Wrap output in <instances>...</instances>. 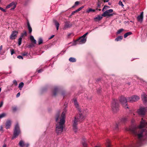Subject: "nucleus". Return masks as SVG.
Returning <instances> with one entry per match:
<instances>
[{
  "label": "nucleus",
  "instance_id": "nucleus-1",
  "mask_svg": "<svg viewBox=\"0 0 147 147\" xmlns=\"http://www.w3.org/2000/svg\"><path fill=\"white\" fill-rule=\"evenodd\" d=\"M147 125V122L142 119L140 125L136 128H130L127 130L133 133L140 145L147 137V129L144 128Z\"/></svg>",
  "mask_w": 147,
  "mask_h": 147
},
{
  "label": "nucleus",
  "instance_id": "nucleus-2",
  "mask_svg": "<svg viewBox=\"0 0 147 147\" xmlns=\"http://www.w3.org/2000/svg\"><path fill=\"white\" fill-rule=\"evenodd\" d=\"M74 105L77 108L80 113L79 115H78L74 118L73 120V128L74 131L76 132L77 131V125L79 122H80L83 121L84 119V117L81 113V111L79 108V106L78 102L77 101L76 99H74Z\"/></svg>",
  "mask_w": 147,
  "mask_h": 147
},
{
  "label": "nucleus",
  "instance_id": "nucleus-3",
  "mask_svg": "<svg viewBox=\"0 0 147 147\" xmlns=\"http://www.w3.org/2000/svg\"><path fill=\"white\" fill-rule=\"evenodd\" d=\"M66 110L65 109L64 111L63 112L61 117L59 118V115L57 114L56 116V121L57 122L59 119H60V122L57 123L56 125V130L58 134H60L61 133L63 130V125L65 122V115L66 112Z\"/></svg>",
  "mask_w": 147,
  "mask_h": 147
},
{
  "label": "nucleus",
  "instance_id": "nucleus-4",
  "mask_svg": "<svg viewBox=\"0 0 147 147\" xmlns=\"http://www.w3.org/2000/svg\"><path fill=\"white\" fill-rule=\"evenodd\" d=\"M111 109L114 113H116L119 110V106L117 99H113L111 105Z\"/></svg>",
  "mask_w": 147,
  "mask_h": 147
},
{
  "label": "nucleus",
  "instance_id": "nucleus-5",
  "mask_svg": "<svg viewBox=\"0 0 147 147\" xmlns=\"http://www.w3.org/2000/svg\"><path fill=\"white\" fill-rule=\"evenodd\" d=\"M127 98L125 97L122 96L120 97L119 100L124 107H125V108L128 109V106L127 105Z\"/></svg>",
  "mask_w": 147,
  "mask_h": 147
},
{
  "label": "nucleus",
  "instance_id": "nucleus-6",
  "mask_svg": "<svg viewBox=\"0 0 147 147\" xmlns=\"http://www.w3.org/2000/svg\"><path fill=\"white\" fill-rule=\"evenodd\" d=\"M20 133V130L19 126L18 123H17L15 125L13 135L12 138V139H13L16 138Z\"/></svg>",
  "mask_w": 147,
  "mask_h": 147
},
{
  "label": "nucleus",
  "instance_id": "nucleus-7",
  "mask_svg": "<svg viewBox=\"0 0 147 147\" xmlns=\"http://www.w3.org/2000/svg\"><path fill=\"white\" fill-rule=\"evenodd\" d=\"M128 102H133L138 101L140 99L139 96L137 95H133L131 97H128Z\"/></svg>",
  "mask_w": 147,
  "mask_h": 147
},
{
  "label": "nucleus",
  "instance_id": "nucleus-8",
  "mask_svg": "<svg viewBox=\"0 0 147 147\" xmlns=\"http://www.w3.org/2000/svg\"><path fill=\"white\" fill-rule=\"evenodd\" d=\"M86 38H84L81 36L76 41L75 44H82L86 42Z\"/></svg>",
  "mask_w": 147,
  "mask_h": 147
},
{
  "label": "nucleus",
  "instance_id": "nucleus-9",
  "mask_svg": "<svg viewBox=\"0 0 147 147\" xmlns=\"http://www.w3.org/2000/svg\"><path fill=\"white\" fill-rule=\"evenodd\" d=\"M113 12V10H107L105 11L102 14V16L103 17H108L112 16L113 13H111Z\"/></svg>",
  "mask_w": 147,
  "mask_h": 147
},
{
  "label": "nucleus",
  "instance_id": "nucleus-10",
  "mask_svg": "<svg viewBox=\"0 0 147 147\" xmlns=\"http://www.w3.org/2000/svg\"><path fill=\"white\" fill-rule=\"evenodd\" d=\"M30 39L32 42V43L29 45V47H34L35 46L34 45L36 43V40L34 39L33 36L32 35L30 36Z\"/></svg>",
  "mask_w": 147,
  "mask_h": 147
},
{
  "label": "nucleus",
  "instance_id": "nucleus-11",
  "mask_svg": "<svg viewBox=\"0 0 147 147\" xmlns=\"http://www.w3.org/2000/svg\"><path fill=\"white\" fill-rule=\"evenodd\" d=\"M147 109L146 107H142L138 109V114L140 115H144L145 114L146 111Z\"/></svg>",
  "mask_w": 147,
  "mask_h": 147
},
{
  "label": "nucleus",
  "instance_id": "nucleus-12",
  "mask_svg": "<svg viewBox=\"0 0 147 147\" xmlns=\"http://www.w3.org/2000/svg\"><path fill=\"white\" fill-rule=\"evenodd\" d=\"M18 32L17 31H13L10 36V38L11 40L15 39L17 36Z\"/></svg>",
  "mask_w": 147,
  "mask_h": 147
},
{
  "label": "nucleus",
  "instance_id": "nucleus-13",
  "mask_svg": "<svg viewBox=\"0 0 147 147\" xmlns=\"http://www.w3.org/2000/svg\"><path fill=\"white\" fill-rule=\"evenodd\" d=\"M16 4L14 2H13L11 3L8 5L6 7V8L8 9L9 8L11 7H12L11 9H14L16 7Z\"/></svg>",
  "mask_w": 147,
  "mask_h": 147
},
{
  "label": "nucleus",
  "instance_id": "nucleus-14",
  "mask_svg": "<svg viewBox=\"0 0 147 147\" xmlns=\"http://www.w3.org/2000/svg\"><path fill=\"white\" fill-rule=\"evenodd\" d=\"M72 26V24L69 22H66L65 23V24L63 28L64 30H66L67 28H69L71 27Z\"/></svg>",
  "mask_w": 147,
  "mask_h": 147
},
{
  "label": "nucleus",
  "instance_id": "nucleus-15",
  "mask_svg": "<svg viewBox=\"0 0 147 147\" xmlns=\"http://www.w3.org/2000/svg\"><path fill=\"white\" fill-rule=\"evenodd\" d=\"M137 18L139 22H142L143 18V12H141L140 14L138 16Z\"/></svg>",
  "mask_w": 147,
  "mask_h": 147
},
{
  "label": "nucleus",
  "instance_id": "nucleus-16",
  "mask_svg": "<svg viewBox=\"0 0 147 147\" xmlns=\"http://www.w3.org/2000/svg\"><path fill=\"white\" fill-rule=\"evenodd\" d=\"M11 124V121L10 120H7L5 123V127L7 129L10 128Z\"/></svg>",
  "mask_w": 147,
  "mask_h": 147
},
{
  "label": "nucleus",
  "instance_id": "nucleus-17",
  "mask_svg": "<svg viewBox=\"0 0 147 147\" xmlns=\"http://www.w3.org/2000/svg\"><path fill=\"white\" fill-rule=\"evenodd\" d=\"M142 97L143 101L144 102H146L147 101V95L146 94L144 93L142 95Z\"/></svg>",
  "mask_w": 147,
  "mask_h": 147
},
{
  "label": "nucleus",
  "instance_id": "nucleus-18",
  "mask_svg": "<svg viewBox=\"0 0 147 147\" xmlns=\"http://www.w3.org/2000/svg\"><path fill=\"white\" fill-rule=\"evenodd\" d=\"M59 88L57 86L55 87L53 91V95L54 96H56L58 91Z\"/></svg>",
  "mask_w": 147,
  "mask_h": 147
},
{
  "label": "nucleus",
  "instance_id": "nucleus-19",
  "mask_svg": "<svg viewBox=\"0 0 147 147\" xmlns=\"http://www.w3.org/2000/svg\"><path fill=\"white\" fill-rule=\"evenodd\" d=\"M127 120V118L126 117H123L120 119V122L121 123H124Z\"/></svg>",
  "mask_w": 147,
  "mask_h": 147
},
{
  "label": "nucleus",
  "instance_id": "nucleus-20",
  "mask_svg": "<svg viewBox=\"0 0 147 147\" xmlns=\"http://www.w3.org/2000/svg\"><path fill=\"white\" fill-rule=\"evenodd\" d=\"M87 142L86 141V139H84L82 141V144L83 147H88L87 144L86 143Z\"/></svg>",
  "mask_w": 147,
  "mask_h": 147
},
{
  "label": "nucleus",
  "instance_id": "nucleus-21",
  "mask_svg": "<svg viewBox=\"0 0 147 147\" xmlns=\"http://www.w3.org/2000/svg\"><path fill=\"white\" fill-rule=\"evenodd\" d=\"M102 15L101 16L98 15L97 17L94 18V20L95 21H98L100 20L102 18Z\"/></svg>",
  "mask_w": 147,
  "mask_h": 147
},
{
  "label": "nucleus",
  "instance_id": "nucleus-22",
  "mask_svg": "<svg viewBox=\"0 0 147 147\" xmlns=\"http://www.w3.org/2000/svg\"><path fill=\"white\" fill-rule=\"evenodd\" d=\"M27 27L29 30V33H31L32 32V28L30 26V24L28 22H27Z\"/></svg>",
  "mask_w": 147,
  "mask_h": 147
},
{
  "label": "nucleus",
  "instance_id": "nucleus-23",
  "mask_svg": "<svg viewBox=\"0 0 147 147\" xmlns=\"http://www.w3.org/2000/svg\"><path fill=\"white\" fill-rule=\"evenodd\" d=\"M55 23V25L56 27L57 30H58L59 29V22L56 20H54V21Z\"/></svg>",
  "mask_w": 147,
  "mask_h": 147
},
{
  "label": "nucleus",
  "instance_id": "nucleus-24",
  "mask_svg": "<svg viewBox=\"0 0 147 147\" xmlns=\"http://www.w3.org/2000/svg\"><path fill=\"white\" fill-rule=\"evenodd\" d=\"M19 145L21 147H24L25 144L24 142L22 140H21L19 143Z\"/></svg>",
  "mask_w": 147,
  "mask_h": 147
},
{
  "label": "nucleus",
  "instance_id": "nucleus-25",
  "mask_svg": "<svg viewBox=\"0 0 147 147\" xmlns=\"http://www.w3.org/2000/svg\"><path fill=\"white\" fill-rule=\"evenodd\" d=\"M24 85V84L23 82H21L19 84L18 88L20 90H21L22 89V88L23 87Z\"/></svg>",
  "mask_w": 147,
  "mask_h": 147
},
{
  "label": "nucleus",
  "instance_id": "nucleus-26",
  "mask_svg": "<svg viewBox=\"0 0 147 147\" xmlns=\"http://www.w3.org/2000/svg\"><path fill=\"white\" fill-rule=\"evenodd\" d=\"M69 60V61L71 62H74L76 61V59L75 58L72 57L70 58Z\"/></svg>",
  "mask_w": 147,
  "mask_h": 147
},
{
  "label": "nucleus",
  "instance_id": "nucleus-27",
  "mask_svg": "<svg viewBox=\"0 0 147 147\" xmlns=\"http://www.w3.org/2000/svg\"><path fill=\"white\" fill-rule=\"evenodd\" d=\"M132 34L131 32H128L124 34V37L125 38H126L128 36Z\"/></svg>",
  "mask_w": 147,
  "mask_h": 147
},
{
  "label": "nucleus",
  "instance_id": "nucleus-28",
  "mask_svg": "<svg viewBox=\"0 0 147 147\" xmlns=\"http://www.w3.org/2000/svg\"><path fill=\"white\" fill-rule=\"evenodd\" d=\"M123 37L122 36H118L115 39V41H118L122 39Z\"/></svg>",
  "mask_w": 147,
  "mask_h": 147
},
{
  "label": "nucleus",
  "instance_id": "nucleus-29",
  "mask_svg": "<svg viewBox=\"0 0 147 147\" xmlns=\"http://www.w3.org/2000/svg\"><path fill=\"white\" fill-rule=\"evenodd\" d=\"M106 147H111V145L110 144V141L109 140H107L106 141Z\"/></svg>",
  "mask_w": 147,
  "mask_h": 147
},
{
  "label": "nucleus",
  "instance_id": "nucleus-30",
  "mask_svg": "<svg viewBox=\"0 0 147 147\" xmlns=\"http://www.w3.org/2000/svg\"><path fill=\"white\" fill-rule=\"evenodd\" d=\"M80 2L78 1H76L74 5L72 6L71 8H75L76 6H77L80 3Z\"/></svg>",
  "mask_w": 147,
  "mask_h": 147
},
{
  "label": "nucleus",
  "instance_id": "nucleus-31",
  "mask_svg": "<svg viewBox=\"0 0 147 147\" xmlns=\"http://www.w3.org/2000/svg\"><path fill=\"white\" fill-rule=\"evenodd\" d=\"M27 36V33L26 31H24V33H22L21 34V35L20 37L22 38L24 36Z\"/></svg>",
  "mask_w": 147,
  "mask_h": 147
},
{
  "label": "nucleus",
  "instance_id": "nucleus-32",
  "mask_svg": "<svg viewBox=\"0 0 147 147\" xmlns=\"http://www.w3.org/2000/svg\"><path fill=\"white\" fill-rule=\"evenodd\" d=\"M43 43V40L42 38H39L38 40V44L40 45Z\"/></svg>",
  "mask_w": 147,
  "mask_h": 147
},
{
  "label": "nucleus",
  "instance_id": "nucleus-33",
  "mask_svg": "<svg viewBox=\"0 0 147 147\" xmlns=\"http://www.w3.org/2000/svg\"><path fill=\"white\" fill-rule=\"evenodd\" d=\"M22 38L20 37L18 39V44L19 46L21 44L22 40Z\"/></svg>",
  "mask_w": 147,
  "mask_h": 147
},
{
  "label": "nucleus",
  "instance_id": "nucleus-34",
  "mask_svg": "<svg viewBox=\"0 0 147 147\" xmlns=\"http://www.w3.org/2000/svg\"><path fill=\"white\" fill-rule=\"evenodd\" d=\"M6 115V114L5 113H3L0 115V119L4 117Z\"/></svg>",
  "mask_w": 147,
  "mask_h": 147
},
{
  "label": "nucleus",
  "instance_id": "nucleus-35",
  "mask_svg": "<svg viewBox=\"0 0 147 147\" xmlns=\"http://www.w3.org/2000/svg\"><path fill=\"white\" fill-rule=\"evenodd\" d=\"M124 30L123 29V28L119 30L117 32V34H119L122 31H124Z\"/></svg>",
  "mask_w": 147,
  "mask_h": 147
},
{
  "label": "nucleus",
  "instance_id": "nucleus-36",
  "mask_svg": "<svg viewBox=\"0 0 147 147\" xmlns=\"http://www.w3.org/2000/svg\"><path fill=\"white\" fill-rule=\"evenodd\" d=\"M80 10H76L73 11L71 13V16H72L74 14L79 11Z\"/></svg>",
  "mask_w": 147,
  "mask_h": 147
},
{
  "label": "nucleus",
  "instance_id": "nucleus-37",
  "mask_svg": "<svg viewBox=\"0 0 147 147\" xmlns=\"http://www.w3.org/2000/svg\"><path fill=\"white\" fill-rule=\"evenodd\" d=\"M13 84L14 85L16 86H17L18 83L16 80H13Z\"/></svg>",
  "mask_w": 147,
  "mask_h": 147
},
{
  "label": "nucleus",
  "instance_id": "nucleus-38",
  "mask_svg": "<svg viewBox=\"0 0 147 147\" xmlns=\"http://www.w3.org/2000/svg\"><path fill=\"white\" fill-rule=\"evenodd\" d=\"M110 8V7L107 6L105 5V6H104V7L102 9H109Z\"/></svg>",
  "mask_w": 147,
  "mask_h": 147
},
{
  "label": "nucleus",
  "instance_id": "nucleus-39",
  "mask_svg": "<svg viewBox=\"0 0 147 147\" xmlns=\"http://www.w3.org/2000/svg\"><path fill=\"white\" fill-rule=\"evenodd\" d=\"M95 11V10H88L86 11L87 13H89L91 12H94Z\"/></svg>",
  "mask_w": 147,
  "mask_h": 147
},
{
  "label": "nucleus",
  "instance_id": "nucleus-40",
  "mask_svg": "<svg viewBox=\"0 0 147 147\" xmlns=\"http://www.w3.org/2000/svg\"><path fill=\"white\" fill-rule=\"evenodd\" d=\"M10 51L11 54L12 55L15 53L14 50L13 49H11Z\"/></svg>",
  "mask_w": 147,
  "mask_h": 147
},
{
  "label": "nucleus",
  "instance_id": "nucleus-41",
  "mask_svg": "<svg viewBox=\"0 0 147 147\" xmlns=\"http://www.w3.org/2000/svg\"><path fill=\"white\" fill-rule=\"evenodd\" d=\"M100 4L99 2V1H98V2L97 4L98 8H100Z\"/></svg>",
  "mask_w": 147,
  "mask_h": 147
},
{
  "label": "nucleus",
  "instance_id": "nucleus-42",
  "mask_svg": "<svg viewBox=\"0 0 147 147\" xmlns=\"http://www.w3.org/2000/svg\"><path fill=\"white\" fill-rule=\"evenodd\" d=\"M88 33L87 32L85 34H84V35H83L82 36L84 37V38H86V36L88 34Z\"/></svg>",
  "mask_w": 147,
  "mask_h": 147
},
{
  "label": "nucleus",
  "instance_id": "nucleus-43",
  "mask_svg": "<svg viewBox=\"0 0 147 147\" xmlns=\"http://www.w3.org/2000/svg\"><path fill=\"white\" fill-rule=\"evenodd\" d=\"M3 48V46L2 45H1L0 47V54L2 55V54L1 53V50H2Z\"/></svg>",
  "mask_w": 147,
  "mask_h": 147
},
{
  "label": "nucleus",
  "instance_id": "nucleus-44",
  "mask_svg": "<svg viewBox=\"0 0 147 147\" xmlns=\"http://www.w3.org/2000/svg\"><path fill=\"white\" fill-rule=\"evenodd\" d=\"M17 58L19 59H23V57L21 56H20V55H19L17 57Z\"/></svg>",
  "mask_w": 147,
  "mask_h": 147
},
{
  "label": "nucleus",
  "instance_id": "nucleus-45",
  "mask_svg": "<svg viewBox=\"0 0 147 147\" xmlns=\"http://www.w3.org/2000/svg\"><path fill=\"white\" fill-rule=\"evenodd\" d=\"M119 5H121L122 6H123L124 5L122 3L121 1H119Z\"/></svg>",
  "mask_w": 147,
  "mask_h": 147
},
{
  "label": "nucleus",
  "instance_id": "nucleus-46",
  "mask_svg": "<svg viewBox=\"0 0 147 147\" xmlns=\"http://www.w3.org/2000/svg\"><path fill=\"white\" fill-rule=\"evenodd\" d=\"M28 54V53L27 52L24 53L22 54V55L23 56H27Z\"/></svg>",
  "mask_w": 147,
  "mask_h": 147
},
{
  "label": "nucleus",
  "instance_id": "nucleus-47",
  "mask_svg": "<svg viewBox=\"0 0 147 147\" xmlns=\"http://www.w3.org/2000/svg\"><path fill=\"white\" fill-rule=\"evenodd\" d=\"M3 101H1V103H0V108H1V107H2L3 105Z\"/></svg>",
  "mask_w": 147,
  "mask_h": 147
},
{
  "label": "nucleus",
  "instance_id": "nucleus-48",
  "mask_svg": "<svg viewBox=\"0 0 147 147\" xmlns=\"http://www.w3.org/2000/svg\"><path fill=\"white\" fill-rule=\"evenodd\" d=\"M43 71V69H40V70H38V73H40V72H42Z\"/></svg>",
  "mask_w": 147,
  "mask_h": 147
},
{
  "label": "nucleus",
  "instance_id": "nucleus-49",
  "mask_svg": "<svg viewBox=\"0 0 147 147\" xmlns=\"http://www.w3.org/2000/svg\"><path fill=\"white\" fill-rule=\"evenodd\" d=\"M139 80L140 81V82H143L144 83H146V82H144V81L142 79H139Z\"/></svg>",
  "mask_w": 147,
  "mask_h": 147
},
{
  "label": "nucleus",
  "instance_id": "nucleus-50",
  "mask_svg": "<svg viewBox=\"0 0 147 147\" xmlns=\"http://www.w3.org/2000/svg\"><path fill=\"white\" fill-rule=\"evenodd\" d=\"M20 95V92H18L17 93V95H16V97H19Z\"/></svg>",
  "mask_w": 147,
  "mask_h": 147
},
{
  "label": "nucleus",
  "instance_id": "nucleus-51",
  "mask_svg": "<svg viewBox=\"0 0 147 147\" xmlns=\"http://www.w3.org/2000/svg\"><path fill=\"white\" fill-rule=\"evenodd\" d=\"M54 36V35H52L51 36H50V37H49V39H50L51 38H53Z\"/></svg>",
  "mask_w": 147,
  "mask_h": 147
},
{
  "label": "nucleus",
  "instance_id": "nucleus-52",
  "mask_svg": "<svg viewBox=\"0 0 147 147\" xmlns=\"http://www.w3.org/2000/svg\"><path fill=\"white\" fill-rule=\"evenodd\" d=\"M104 2H108L109 0H103Z\"/></svg>",
  "mask_w": 147,
  "mask_h": 147
},
{
  "label": "nucleus",
  "instance_id": "nucleus-53",
  "mask_svg": "<svg viewBox=\"0 0 147 147\" xmlns=\"http://www.w3.org/2000/svg\"><path fill=\"white\" fill-rule=\"evenodd\" d=\"M118 125L117 124L116 125V126H115V129H118Z\"/></svg>",
  "mask_w": 147,
  "mask_h": 147
},
{
  "label": "nucleus",
  "instance_id": "nucleus-54",
  "mask_svg": "<svg viewBox=\"0 0 147 147\" xmlns=\"http://www.w3.org/2000/svg\"><path fill=\"white\" fill-rule=\"evenodd\" d=\"M0 129L1 131H3V127L2 126H1L0 127Z\"/></svg>",
  "mask_w": 147,
  "mask_h": 147
},
{
  "label": "nucleus",
  "instance_id": "nucleus-55",
  "mask_svg": "<svg viewBox=\"0 0 147 147\" xmlns=\"http://www.w3.org/2000/svg\"><path fill=\"white\" fill-rule=\"evenodd\" d=\"M16 109H17V108L16 107L13 108V110L14 111H16Z\"/></svg>",
  "mask_w": 147,
  "mask_h": 147
},
{
  "label": "nucleus",
  "instance_id": "nucleus-56",
  "mask_svg": "<svg viewBox=\"0 0 147 147\" xmlns=\"http://www.w3.org/2000/svg\"><path fill=\"white\" fill-rule=\"evenodd\" d=\"M84 8V6H82V7H80L79 8H78V9H82Z\"/></svg>",
  "mask_w": 147,
  "mask_h": 147
},
{
  "label": "nucleus",
  "instance_id": "nucleus-57",
  "mask_svg": "<svg viewBox=\"0 0 147 147\" xmlns=\"http://www.w3.org/2000/svg\"><path fill=\"white\" fill-rule=\"evenodd\" d=\"M29 144H26V147H28V146H29Z\"/></svg>",
  "mask_w": 147,
  "mask_h": 147
},
{
  "label": "nucleus",
  "instance_id": "nucleus-58",
  "mask_svg": "<svg viewBox=\"0 0 147 147\" xmlns=\"http://www.w3.org/2000/svg\"><path fill=\"white\" fill-rule=\"evenodd\" d=\"M3 12H6V10H1Z\"/></svg>",
  "mask_w": 147,
  "mask_h": 147
},
{
  "label": "nucleus",
  "instance_id": "nucleus-59",
  "mask_svg": "<svg viewBox=\"0 0 147 147\" xmlns=\"http://www.w3.org/2000/svg\"><path fill=\"white\" fill-rule=\"evenodd\" d=\"M64 92H62L61 93V95H63L64 96Z\"/></svg>",
  "mask_w": 147,
  "mask_h": 147
},
{
  "label": "nucleus",
  "instance_id": "nucleus-60",
  "mask_svg": "<svg viewBox=\"0 0 147 147\" xmlns=\"http://www.w3.org/2000/svg\"><path fill=\"white\" fill-rule=\"evenodd\" d=\"M71 34L70 33H69V34H68L67 35V36L68 37H69V36H70V35H71Z\"/></svg>",
  "mask_w": 147,
  "mask_h": 147
},
{
  "label": "nucleus",
  "instance_id": "nucleus-61",
  "mask_svg": "<svg viewBox=\"0 0 147 147\" xmlns=\"http://www.w3.org/2000/svg\"><path fill=\"white\" fill-rule=\"evenodd\" d=\"M3 147H6V145L5 144H4L3 145Z\"/></svg>",
  "mask_w": 147,
  "mask_h": 147
},
{
  "label": "nucleus",
  "instance_id": "nucleus-62",
  "mask_svg": "<svg viewBox=\"0 0 147 147\" xmlns=\"http://www.w3.org/2000/svg\"><path fill=\"white\" fill-rule=\"evenodd\" d=\"M0 9H3L1 7H0Z\"/></svg>",
  "mask_w": 147,
  "mask_h": 147
},
{
  "label": "nucleus",
  "instance_id": "nucleus-63",
  "mask_svg": "<svg viewBox=\"0 0 147 147\" xmlns=\"http://www.w3.org/2000/svg\"><path fill=\"white\" fill-rule=\"evenodd\" d=\"M1 88H0V92H1Z\"/></svg>",
  "mask_w": 147,
  "mask_h": 147
},
{
  "label": "nucleus",
  "instance_id": "nucleus-64",
  "mask_svg": "<svg viewBox=\"0 0 147 147\" xmlns=\"http://www.w3.org/2000/svg\"><path fill=\"white\" fill-rule=\"evenodd\" d=\"M102 11H104V10L102 9Z\"/></svg>",
  "mask_w": 147,
  "mask_h": 147
}]
</instances>
